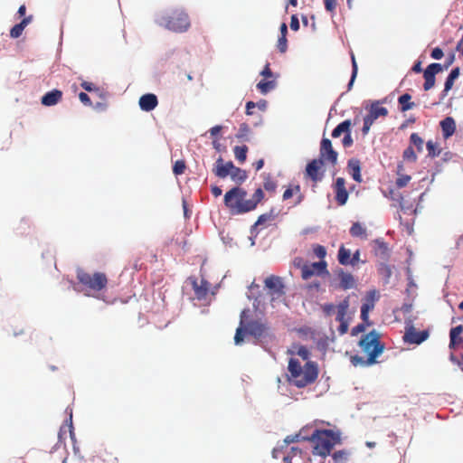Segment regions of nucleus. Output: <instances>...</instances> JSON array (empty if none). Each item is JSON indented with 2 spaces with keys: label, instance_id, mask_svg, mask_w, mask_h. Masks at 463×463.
<instances>
[{
  "label": "nucleus",
  "instance_id": "nucleus-19",
  "mask_svg": "<svg viewBox=\"0 0 463 463\" xmlns=\"http://www.w3.org/2000/svg\"><path fill=\"white\" fill-rule=\"evenodd\" d=\"M139 107L144 111H151L158 105L157 97L155 94L147 93L140 97Z\"/></svg>",
  "mask_w": 463,
  "mask_h": 463
},
{
  "label": "nucleus",
  "instance_id": "nucleus-56",
  "mask_svg": "<svg viewBox=\"0 0 463 463\" xmlns=\"http://www.w3.org/2000/svg\"><path fill=\"white\" fill-rule=\"evenodd\" d=\"M79 99L86 106H91L92 104L89 95L85 92H80L79 94Z\"/></svg>",
  "mask_w": 463,
  "mask_h": 463
},
{
  "label": "nucleus",
  "instance_id": "nucleus-50",
  "mask_svg": "<svg viewBox=\"0 0 463 463\" xmlns=\"http://www.w3.org/2000/svg\"><path fill=\"white\" fill-rule=\"evenodd\" d=\"M263 186L265 190L269 192H274L276 190L277 184L269 176L265 179Z\"/></svg>",
  "mask_w": 463,
  "mask_h": 463
},
{
  "label": "nucleus",
  "instance_id": "nucleus-36",
  "mask_svg": "<svg viewBox=\"0 0 463 463\" xmlns=\"http://www.w3.org/2000/svg\"><path fill=\"white\" fill-rule=\"evenodd\" d=\"M276 87L275 80H260L257 84V89L260 90L261 94H267L270 90H274Z\"/></svg>",
  "mask_w": 463,
  "mask_h": 463
},
{
  "label": "nucleus",
  "instance_id": "nucleus-8",
  "mask_svg": "<svg viewBox=\"0 0 463 463\" xmlns=\"http://www.w3.org/2000/svg\"><path fill=\"white\" fill-rule=\"evenodd\" d=\"M387 115L388 109L382 107L379 100L373 102L368 109V114L364 118L363 134L367 135L373 122L378 118H385Z\"/></svg>",
  "mask_w": 463,
  "mask_h": 463
},
{
  "label": "nucleus",
  "instance_id": "nucleus-25",
  "mask_svg": "<svg viewBox=\"0 0 463 463\" xmlns=\"http://www.w3.org/2000/svg\"><path fill=\"white\" fill-rule=\"evenodd\" d=\"M463 332V326L459 325L455 327H452L449 332V347L455 348V346L463 343V339L460 336V334Z\"/></svg>",
  "mask_w": 463,
  "mask_h": 463
},
{
  "label": "nucleus",
  "instance_id": "nucleus-60",
  "mask_svg": "<svg viewBox=\"0 0 463 463\" xmlns=\"http://www.w3.org/2000/svg\"><path fill=\"white\" fill-rule=\"evenodd\" d=\"M211 191H212V194H213V195L214 197L220 196L222 194V193L221 187H219L217 185L212 186Z\"/></svg>",
  "mask_w": 463,
  "mask_h": 463
},
{
  "label": "nucleus",
  "instance_id": "nucleus-53",
  "mask_svg": "<svg viewBox=\"0 0 463 463\" xmlns=\"http://www.w3.org/2000/svg\"><path fill=\"white\" fill-rule=\"evenodd\" d=\"M352 67H353V71H352L351 80L349 82V87L352 86V84H353V82L354 80V78L356 77L357 71H358L357 63H356V61H355V58H354V54H352Z\"/></svg>",
  "mask_w": 463,
  "mask_h": 463
},
{
  "label": "nucleus",
  "instance_id": "nucleus-49",
  "mask_svg": "<svg viewBox=\"0 0 463 463\" xmlns=\"http://www.w3.org/2000/svg\"><path fill=\"white\" fill-rule=\"evenodd\" d=\"M277 47L281 53L286 52L288 48V40L287 37H285V35H281L279 38Z\"/></svg>",
  "mask_w": 463,
  "mask_h": 463
},
{
  "label": "nucleus",
  "instance_id": "nucleus-2",
  "mask_svg": "<svg viewBox=\"0 0 463 463\" xmlns=\"http://www.w3.org/2000/svg\"><path fill=\"white\" fill-rule=\"evenodd\" d=\"M247 192L239 186L233 187L224 194V204L232 214H243L256 209L264 198L261 188L255 190L251 198L247 199Z\"/></svg>",
  "mask_w": 463,
  "mask_h": 463
},
{
  "label": "nucleus",
  "instance_id": "nucleus-13",
  "mask_svg": "<svg viewBox=\"0 0 463 463\" xmlns=\"http://www.w3.org/2000/svg\"><path fill=\"white\" fill-rule=\"evenodd\" d=\"M429 335L428 330L417 331L413 326H410L406 327L403 340L409 344L420 345L424 342Z\"/></svg>",
  "mask_w": 463,
  "mask_h": 463
},
{
  "label": "nucleus",
  "instance_id": "nucleus-52",
  "mask_svg": "<svg viewBox=\"0 0 463 463\" xmlns=\"http://www.w3.org/2000/svg\"><path fill=\"white\" fill-rule=\"evenodd\" d=\"M249 131H250V128H249L248 124L242 123L240 125L239 133H238L237 137L239 138H244L248 135Z\"/></svg>",
  "mask_w": 463,
  "mask_h": 463
},
{
  "label": "nucleus",
  "instance_id": "nucleus-16",
  "mask_svg": "<svg viewBox=\"0 0 463 463\" xmlns=\"http://www.w3.org/2000/svg\"><path fill=\"white\" fill-rule=\"evenodd\" d=\"M334 190L335 193V201L339 205H344L347 202L348 193L345 188V180L343 177H338L335 180Z\"/></svg>",
  "mask_w": 463,
  "mask_h": 463
},
{
  "label": "nucleus",
  "instance_id": "nucleus-20",
  "mask_svg": "<svg viewBox=\"0 0 463 463\" xmlns=\"http://www.w3.org/2000/svg\"><path fill=\"white\" fill-rule=\"evenodd\" d=\"M62 99V91L57 89H54L51 91L45 93L42 99L41 102L43 105L51 107L59 103Z\"/></svg>",
  "mask_w": 463,
  "mask_h": 463
},
{
  "label": "nucleus",
  "instance_id": "nucleus-62",
  "mask_svg": "<svg viewBox=\"0 0 463 463\" xmlns=\"http://www.w3.org/2000/svg\"><path fill=\"white\" fill-rule=\"evenodd\" d=\"M269 215H267V214H262V215H260V216L258 218V220H257V222H255L254 226H259V225L262 224L264 222H266V221H267V220H269Z\"/></svg>",
  "mask_w": 463,
  "mask_h": 463
},
{
  "label": "nucleus",
  "instance_id": "nucleus-21",
  "mask_svg": "<svg viewBox=\"0 0 463 463\" xmlns=\"http://www.w3.org/2000/svg\"><path fill=\"white\" fill-rule=\"evenodd\" d=\"M373 249L375 256L380 257L383 260H386L389 257V247L383 239H375L372 241Z\"/></svg>",
  "mask_w": 463,
  "mask_h": 463
},
{
  "label": "nucleus",
  "instance_id": "nucleus-17",
  "mask_svg": "<svg viewBox=\"0 0 463 463\" xmlns=\"http://www.w3.org/2000/svg\"><path fill=\"white\" fill-rule=\"evenodd\" d=\"M307 454L298 447H291L290 451L284 456V463H306Z\"/></svg>",
  "mask_w": 463,
  "mask_h": 463
},
{
  "label": "nucleus",
  "instance_id": "nucleus-9",
  "mask_svg": "<svg viewBox=\"0 0 463 463\" xmlns=\"http://www.w3.org/2000/svg\"><path fill=\"white\" fill-rule=\"evenodd\" d=\"M350 302L349 297L344 298L337 306H336V317L335 320L339 322V326L337 331L340 335H343L348 332L349 324L351 321V317L347 315V311L349 309Z\"/></svg>",
  "mask_w": 463,
  "mask_h": 463
},
{
  "label": "nucleus",
  "instance_id": "nucleus-10",
  "mask_svg": "<svg viewBox=\"0 0 463 463\" xmlns=\"http://www.w3.org/2000/svg\"><path fill=\"white\" fill-rule=\"evenodd\" d=\"M325 163L321 159H313L306 166L304 177L309 179L315 187L317 184L324 178L325 175Z\"/></svg>",
  "mask_w": 463,
  "mask_h": 463
},
{
  "label": "nucleus",
  "instance_id": "nucleus-5",
  "mask_svg": "<svg viewBox=\"0 0 463 463\" xmlns=\"http://www.w3.org/2000/svg\"><path fill=\"white\" fill-rule=\"evenodd\" d=\"M244 315L245 311H242L241 315L240 326L236 329L234 335V342L236 345H241L243 342L246 333L256 338H260L268 335V326L260 320H251L245 325Z\"/></svg>",
  "mask_w": 463,
  "mask_h": 463
},
{
  "label": "nucleus",
  "instance_id": "nucleus-14",
  "mask_svg": "<svg viewBox=\"0 0 463 463\" xmlns=\"http://www.w3.org/2000/svg\"><path fill=\"white\" fill-rule=\"evenodd\" d=\"M375 301V291H370L367 293L364 302L361 307V318L367 326L372 325L369 321V312L374 308Z\"/></svg>",
  "mask_w": 463,
  "mask_h": 463
},
{
  "label": "nucleus",
  "instance_id": "nucleus-18",
  "mask_svg": "<svg viewBox=\"0 0 463 463\" xmlns=\"http://www.w3.org/2000/svg\"><path fill=\"white\" fill-rule=\"evenodd\" d=\"M232 167H233V163L232 161H229L224 164L222 158L219 157L216 160V164H215L214 168L213 169V172L219 178H225L231 175V171L232 170Z\"/></svg>",
  "mask_w": 463,
  "mask_h": 463
},
{
  "label": "nucleus",
  "instance_id": "nucleus-38",
  "mask_svg": "<svg viewBox=\"0 0 463 463\" xmlns=\"http://www.w3.org/2000/svg\"><path fill=\"white\" fill-rule=\"evenodd\" d=\"M428 156L431 158L439 156L441 150L438 147L437 144L431 140H429L426 144Z\"/></svg>",
  "mask_w": 463,
  "mask_h": 463
},
{
  "label": "nucleus",
  "instance_id": "nucleus-61",
  "mask_svg": "<svg viewBox=\"0 0 463 463\" xmlns=\"http://www.w3.org/2000/svg\"><path fill=\"white\" fill-rule=\"evenodd\" d=\"M435 81L436 80H425V82L423 84V88H424V90H430L431 88L434 87L435 85Z\"/></svg>",
  "mask_w": 463,
  "mask_h": 463
},
{
  "label": "nucleus",
  "instance_id": "nucleus-64",
  "mask_svg": "<svg viewBox=\"0 0 463 463\" xmlns=\"http://www.w3.org/2000/svg\"><path fill=\"white\" fill-rule=\"evenodd\" d=\"M255 108V103L253 101H248L247 104H246V113L248 115H251L252 114V109Z\"/></svg>",
  "mask_w": 463,
  "mask_h": 463
},
{
  "label": "nucleus",
  "instance_id": "nucleus-51",
  "mask_svg": "<svg viewBox=\"0 0 463 463\" xmlns=\"http://www.w3.org/2000/svg\"><path fill=\"white\" fill-rule=\"evenodd\" d=\"M368 326L366 323L363 321V323L358 324L357 326H354L351 330V335L353 336H355L359 335L360 333H363L365 331V327Z\"/></svg>",
  "mask_w": 463,
  "mask_h": 463
},
{
  "label": "nucleus",
  "instance_id": "nucleus-63",
  "mask_svg": "<svg viewBox=\"0 0 463 463\" xmlns=\"http://www.w3.org/2000/svg\"><path fill=\"white\" fill-rule=\"evenodd\" d=\"M455 61V55L452 53L450 54L447 60H446V62L444 64V68L445 69H448L450 65H452V63L454 62Z\"/></svg>",
  "mask_w": 463,
  "mask_h": 463
},
{
  "label": "nucleus",
  "instance_id": "nucleus-31",
  "mask_svg": "<svg viewBox=\"0 0 463 463\" xmlns=\"http://www.w3.org/2000/svg\"><path fill=\"white\" fill-rule=\"evenodd\" d=\"M351 126L352 123L349 119L341 122L332 131V137L335 138L340 137L343 133L345 135L346 133L351 132Z\"/></svg>",
  "mask_w": 463,
  "mask_h": 463
},
{
  "label": "nucleus",
  "instance_id": "nucleus-57",
  "mask_svg": "<svg viewBox=\"0 0 463 463\" xmlns=\"http://www.w3.org/2000/svg\"><path fill=\"white\" fill-rule=\"evenodd\" d=\"M290 28L293 31H298L299 29V22H298V19L297 15H295V14H293L291 16Z\"/></svg>",
  "mask_w": 463,
  "mask_h": 463
},
{
  "label": "nucleus",
  "instance_id": "nucleus-35",
  "mask_svg": "<svg viewBox=\"0 0 463 463\" xmlns=\"http://www.w3.org/2000/svg\"><path fill=\"white\" fill-rule=\"evenodd\" d=\"M351 456V451L347 449H341L335 451L333 455V460L335 463H346Z\"/></svg>",
  "mask_w": 463,
  "mask_h": 463
},
{
  "label": "nucleus",
  "instance_id": "nucleus-41",
  "mask_svg": "<svg viewBox=\"0 0 463 463\" xmlns=\"http://www.w3.org/2000/svg\"><path fill=\"white\" fill-rule=\"evenodd\" d=\"M313 253L316 257L319 258L321 260H324L326 255V250L324 246L320 244H314L312 246Z\"/></svg>",
  "mask_w": 463,
  "mask_h": 463
},
{
  "label": "nucleus",
  "instance_id": "nucleus-6",
  "mask_svg": "<svg viewBox=\"0 0 463 463\" xmlns=\"http://www.w3.org/2000/svg\"><path fill=\"white\" fill-rule=\"evenodd\" d=\"M77 279L85 288L96 292L106 288L108 285V278L103 272L89 273L79 269L77 270Z\"/></svg>",
  "mask_w": 463,
  "mask_h": 463
},
{
  "label": "nucleus",
  "instance_id": "nucleus-58",
  "mask_svg": "<svg viewBox=\"0 0 463 463\" xmlns=\"http://www.w3.org/2000/svg\"><path fill=\"white\" fill-rule=\"evenodd\" d=\"M360 260V250H356L351 257V262L349 265L355 266Z\"/></svg>",
  "mask_w": 463,
  "mask_h": 463
},
{
  "label": "nucleus",
  "instance_id": "nucleus-7",
  "mask_svg": "<svg viewBox=\"0 0 463 463\" xmlns=\"http://www.w3.org/2000/svg\"><path fill=\"white\" fill-rule=\"evenodd\" d=\"M160 24L170 31L183 33L190 27V21L186 13L175 10L166 16H163Z\"/></svg>",
  "mask_w": 463,
  "mask_h": 463
},
{
  "label": "nucleus",
  "instance_id": "nucleus-24",
  "mask_svg": "<svg viewBox=\"0 0 463 463\" xmlns=\"http://www.w3.org/2000/svg\"><path fill=\"white\" fill-rule=\"evenodd\" d=\"M33 21V15L25 16L24 19L17 24H15L10 30V36L14 39L20 37L24 30V28Z\"/></svg>",
  "mask_w": 463,
  "mask_h": 463
},
{
  "label": "nucleus",
  "instance_id": "nucleus-11",
  "mask_svg": "<svg viewBox=\"0 0 463 463\" xmlns=\"http://www.w3.org/2000/svg\"><path fill=\"white\" fill-rule=\"evenodd\" d=\"M328 274L327 264L326 260L313 262L310 264H304L301 267V277L303 279H308L314 275Z\"/></svg>",
  "mask_w": 463,
  "mask_h": 463
},
{
  "label": "nucleus",
  "instance_id": "nucleus-40",
  "mask_svg": "<svg viewBox=\"0 0 463 463\" xmlns=\"http://www.w3.org/2000/svg\"><path fill=\"white\" fill-rule=\"evenodd\" d=\"M294 194H300V186L298 184L288 187L282 195L284 201L290 199Z\"/></svg>",
  "mask_w": 463,
  "mask_h": 463
},
{
  "label": "nucleus",
  "instance_id": "nucleus-37",
  "mask_svg": "<svg viewBox=\"0 0 463 463\" xmlns=\"http://www.w3.org/2000/svg\"><path fill=\"white\" fill-rule=\"evenodd\" d=\"M247 152H248V147L245 145L244 146H237L234 147V156H235L236 159L241 163H243L246 160Z\"/></svg>",
  "mask_w": 463,
  "mask_h": 463
},
{
  "label": "nucleus",
  "instance_id": "nucleus-30",
  "mask_svg": "<svg viewBox=\"0 0 463 463\" xmlns=\"http://www.w3.org/2000/svg\"><path fill=\"white\" fill-rule=\"evenodd\" d=\"M232 181L236 184H242L248 177L247 172L243 169H241L233 165L232 170L230 175Z\"/></svg>",
  "mask_w": 463,
  "mask_h": 463
},
{
  "label": "nucleus",
  "instance_id": "nucleus-15",
  "mask_svg": "<svg viewBox=\"0 0 463 463\" xmlns=\"http://www.w3.org/2000/svg\"><path fill=\"white\" fill-rule=\"evenodd\" d=\"M265 287L269 288V293L274 297H281L284 294V285L279 277L269 276L265 279Z\"/></svg>",
  "mask_w": 463,
  "mask_h": 463
},
{
  "label": "nucleus",
  "instance_id": "nucleus-39",
  "mask_svg": "<svg viewBox=\"0 0 463 463\" xmlns=\"http://www.w3.org/2000/svg\"><path fill=\"white\" fill-rule=\"evenodd\" d=\"M410 140L411 143L417 147L418 152H422L424 141L417 133H412L410 137Z\"/></svg>",
  "mask_w": 463,
  "mask_h": 463
},
{
  "label": "nucleus",
  "instance_id": "nucleus-29",
  "mask_svg": "<svg viewBox=\"0 0 463 463\" xmlns=\"http://www.w3.org/2000/svg\"><path fill=\"white\" fill-rule=\"evenodd\" d=\"M458 76H459V68L456 67L450 71L448 78L446 79V81L444 84V90H443L444 96H446L447 93L452 89V87L454 85V81L456 79H458Z\"/></svg>",
  "mask_w": 463,
  "mask_h": 463
},
{
  "label": "nucleus",
  "instance_id": "nucleus-12",
  "mask_svg": "<svg viewBox=\"0 0 463 463\" xmlns=\"http://www.w3.org/2000/svg\"><path fill=\"white\" fill-rule=\"evenodd\" d=\"M337 152L333 149L331 140L328 138H323L320 145L319 158L330 163L332 165H335L337 163Z\"/></svg>",
  "mask_w": 463,
  "mask_h": 463
},
{
  "label": "nucleus",
  "instance_id": "nucleus-59",
  "mask_svg": "<svg viewBox=\"0 0 463 463\" xmlns=\"http://www.w3.org/2000/svg\"><path fill=\"white\" fill-rule=\"evenodd\" d=\"M260 74L265 78H271L273 76V73L269 68V63H267L263 69V71L260 72Z\"/></svg>",
  "mask_w": 463,
  "mask_h": 463
},
{
  "label": "nucleus",
  "instance_id": "nucleus-48",
  "mask_svg": "<svg viewBox=\"0 0 463 463\" xmlns=\"http://www.w3.org/2000/svg\"><path fill=\"white\" fill-rule=\"evenodd\" d=\"M297 354L300 356L304 361L307 362L310 356V352L306 346L299 345L297 350Z\"/></svg>",
  "mask_w": 463,
  "mask_h": 463
},
{
  "label": "nucleus",
  "instance_id": "nucleus-47",
  "mask_svg": "<svg viewBox=\"0 0 463 463\" xmlns=\"http://www.w3.org/2000/svg\"><path fill=\"white\" fill-rule=\"evenodd\" d=\"M411 176L408 175H401L397 179H396V185L398 188H402V187H405L409 182L411 181Z\"/></svg>",
  "mask_w": 463,
  "mask_h": 463
},
{
  "label": "nucleus",
  "instance_id": "nucleus-3",
  "mask_svg": "<svg viewBox=\"0 0 463 463\" xmlns=\"http://www.w3.org/2000/svg\"><path fill=\"white\" fill-rule=\"evenodd\" d=\"M358 345L365 354L366 359L357 354L351 357V362L354 366H369L374 364L377 357L383 352L384 345L380 340V334L376 330H372L362 336Z\"/></svg>",
  "mask_w": 463,
  "mask_h": 463
},
{
  "label": "nucleus",
  "instance_id": "nucleus-55",
  "mask_svg": "<svg viewBox=\"0 0 463 463\" xmlns=\"http://www.w3.org/2000/svg\"><path fill=\"white\" fill-rule=\"evenodd\" d=\"M443 51L439 47L434 48L430 54V56L435 60H440L443 57Z\"/></svg>",
  "mask_w": 463,
  "mask_h": 463
},
{
  "label": "nucleus",
  "instance_id": "nucleus-33",
  "mask_svg": "<svg viewBox=\"0 0 463 463\" xmlns=\"http://www.w3.org/2000/svg\"><path fill=\"white\" fill-rule=\"evenodd\" d=\"M350 234L353 237H360L366 239V229L360 222H354L350 228Z\"/></svg>",
  "mask_w": 463,
  "mask_h": 463
},
{
  "label": "nucleus",
  "instance_id": "nucleus-4",
  "mask_svg": "<svg viewBox=\"0 0 463 463\" xmlns=\"http://www.w3.org/2000/svg\"><path fill=\"white\" fill-rule=\"evenodd\" d=\"M288 381L298 388H304L316 382L318 367L315 362L307 361L305 365L296 358H290L288 365Z\"/></svg>",
  "mask_w": 463,
  "mask_h": 463
},
{
  "label": "nucleus",
  "instance_id": "nucleus-44",
  "mask_svg": "<svg viewBox=\"0 0 463 463\" xmlns=\"http://www.w3.org/2000/svg\"><path fill=\"white\" fill-rule=\"evenodd\" d=\"M403 158L408 161L415 162L417 160V156L412 148V146H408L403 151Z\"/></svg>",
  "mask_w": 463,
  "mask_h": 463
},
{
  "label": "nucleus",
  "instance_id": "nucleus-34",
  "mask_svg": "<svg viewBox=\"0 0 463 463\" xmlns=\"http://www.w3.org/2000/svg\"><path fill=\"white\" fill-rule=\"evenodd\" d=\"M338 261L341 265H349L351 262V252L349 250L345 249L344 245H342L339 248L338 255H337Z\"/></svg>",
  "mask_w": 463,
  "mask_h": 463
},
{
  "label": "nucleus",
  "instance_id": "nucleus-43",
  "mask_svg": "<svg viewBox=\"0 0 463 463\" xmlns=\"http://www.w3.org/2000/svg\"><path fill=\"white\" fill-rule=\"evenodd\" d=\"M325 9L330 14H334L338 5V0H323Z\"/></svg>",
  "mask_w": 463,
  "mask_h": 463
},
{
  "label": "nucleus",
  "instance_id": "nucleus-23",
  "mask_svg": "<svg viewBox=\"0 0 463 463\" xmlns=\"http://www.w3.org/2000/svg\"><path fill=\"white\" fill-rule=\"evenodd\" d=\"M337 277L340 281V288L343 289L353 288L355 286V279L351 273L345 272L343 269L337 271Z\"/></svg>",
  "mask_w": 463,
  "mask_h": 463
},
{
  "label": "nucleus",
  "instance_id": "nucleus-26",
  "mask_svg": "<svg viewBox=\"0 0 463 463\" xmlns=\"http://www.w3.org/2000/svg\"><path fill=\"white\" fill-rule=\"evenodd\" d=\"M349 173L353 179L358 183L362 182L361 165L358 159H350L347 164Z\"/></svg>",
  "mask_w": 463,
  "mask_h": 463
},
{
  "label": "nucleus",
  "instance_id": "nucleus-54",
  "mask_svg": "<svg viewBox=\"0 0 463 463\" xmlns=\"http://www.w3.org/2000/svg\"><path fill=\"white\" fill-rule=\"evenodd\" d=\"M342 143H343V146L345 147H349V146H351L353 145L354 140H353V138L351 137V132H348V133H346L345 135V137H344V138L342 140Z\"/></svg>",
  "mask_w": 463,
  "mask_h": 463
},
{
  "label": "nucleus",
  "instance_id": "nucleus-27",
  "mask_svg": "<svg viewBox=\"0 0 463 463\" xmlns=\"http://www.w3.org/2000/svg\"><path fill=\"white\" fill-rule=\"evenodd\" d=\"M193 288L196 298L198 299H204L209 291V283L203 279L201 284L198 285V283L194 280L193 282Z\"/></svg>",
  "mask_w": 463,
  "mask_h": 463
},
{
  "label": "nucleus",
  "instance_id": "nucleus-28",
  "mask_svg": "<svg viewBox=\"0 0 463 463\" xmlns=\"http://www.w3.org/2000/svg\"><path fill=\"white\" fill-rule=\"evenodd\" d=\"M443 67L439 63H431L430 64L423 72L424 80H435V75L440 71H442Z\"/></svg>",
  "mask_w": 463,
  "mask_h": 463
},
{
  "label": "nucleus",
  "instance_id": "nucleus-22",
  "mask_svg": "<svg viewBox=\"0 0 463 463\" xmlns=\"http://www.w3.org/2000/svg\"><path fill=\"white\" fill-rule=\"evenodd\" d=\"M442 136L445 139L452 137L456 131V122L452 117H447L439 122Z\"/></svg>",
  "mask_w": 463,
  "mask_h": 463
},
{
  "label": "nucleus",
  "instance_id": "nucleus-45",
  "mask_svg": "<svg viewBox=\"0 0 463 463\" xmlns=\"http://www.w3.org/2000/svg\"><path fill=\"white\" fill-rule=\"evenodd\" d=\"M80 86L82 87V89H84L86 91H89V92H96V93H99L100 92V89L99 87H97L94 83L92 82H89V81H82Z\"/></svg>",
  "mask_w": 463,
  "mask_h": 463
},
{
  "label": "nucleus",
  "instance_id": "nucleus-1",
  "mask_svg": "<svg viewBox=\"0 0 463 463\" xmlns=\"http://www.w3.org/2000/svg\"><path fill=\"white\" fill-rule=\"evenodd\" d=\"M301 440H311L314 443L313 454L326 458L330 454L335 445L341 443V434L339 431L332 430H316L311 438H306L300 431L299 433L287 436L284 442L289 445Z\"/></svg>",
  "mask_w": 463,
  "mask_h": 463
},
{
  "label": "nucleus",
  "instance_id": "nucleus-46",
  "mask_svg": "<svg viewBox=\"0 0 463 463\" xmlns=\"http://www.w3.org/2000/svg\"><path fill=\"white\" fill-rule=\"evenodd\" d=\"M321 309L324 312L325 316L330 317L335 313L336 306H335L332 303H326L321 306Z\"/></svg>",
  "mask_w": 463,
  "mask_h": 463
},
{
  "label": "nucleus",
  "instance_id": "nucleus-42",
  "mask_svg": "<svg viewBox=\"0 0 463 463\" xmlns=\"http://www.w3.org/2000/svg\"><path fill=\"white\" fill-rule=\"evenodd\" d=\"M185 168L186 165L184 161L177 160L173 166V172L176 175H183L184 173Z\"/></svg>",
  "mask_w": 463,
  "mask_h": 463
},
{
  "label": "nucleus",
  "instance_id": "nucleus-32",
  "mask_svg": "<svg viewBox=\"0 0 463 463\" xmlns=\"http://www.w3.org/2000/svg\"><path fill=\"white\" fill-rule=\"evenodd\" d=\"M411 96L409 93H404L399 97L398 102L401 105V110L402 112L410 110L415 107L414 102H411Z\"/></svg>",
  "mask_w": 463,
  "mask_h": 463
}]
</instances>
